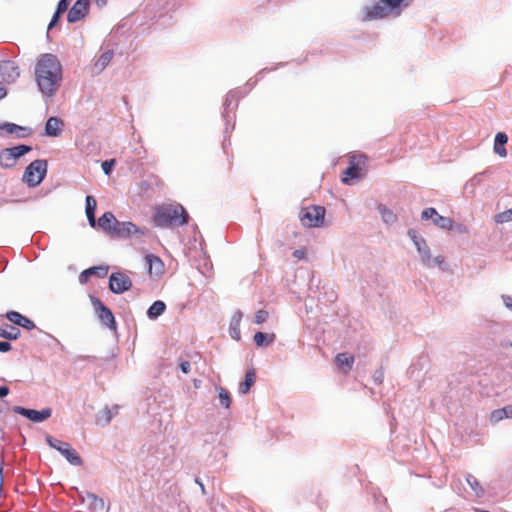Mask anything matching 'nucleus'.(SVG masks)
<instances>
[{
    "label": "nucleus",
    "instance_id": "obj_1",
    "mask_svg": "<svg viewBox=\"0 0 512 512\" xmlns=\"http://www.w3.org/2000/svg\"><path fill=\"white\" fill-rule=\"evenodd\" d=\"M63 79L62 64L51 53L42 54L35 65V80L41 93L52 97L59 90Z\"/></svg>",
    "mask_w": 512,
    "mask_h": 512
},
{
    "label": "nucleus",
    "instance_id": "obj_2",
    "mask_svg": "<svg viewBox=\"0 0 512 512\" xmlns=\"http://www.w3.org/2000/svg\"><path fill=\"white\" fill-rule=\"evenodd\" d=\"M189 214L179 203L162 205L153 214V223L158 228L179 227L188 224Z\"/></svg>",
    "mask_w": 512,
    "mask_h": 512
},
{
    "label": "nucleus",
    "instance_id": "obj_3",
    "mask_svg": "<svg viewBox=\"0 0 512 512\" xmlns=\"http://www.w3.org/2000/svg\"><path fill=\"white\" fill-rule=\"evenodd\" d=\"M410 3L411 0H379L378 3L365 8V18L368 20H378L389 15L398 17Z\"/></svg>",
    "mask_w": 512,
    "mask_h": 512
},
{
    "label": "nucleus",
    "instance_id": "obj_4",
    "mask_svg": "<svg viewBox=\"0 0 512 512\" xmlns=\"http://www.w3.org/2000/svg\"><path fill=\"white\" fill-rule=\"evenodd\" d=\"M47 169V160L36 159L25 168L22 181L26 183L30 188H35L45 179L47 175Z\"/></svg>",
    "mask_w": 512,
    "mask_h": 512
},
{
    "label": "nucleus",
    "instance_id": "obj_5",
    "mask_svg": "<svg viewBox=\"0 0 512 512\" xmlns=\"http://www.w3.org/2000/svg\"><path fill=\"white\" fill-rule=\"evenodd\" d=\"M367 160V156L364 154L352 156L349 159L348 167L343 171L341 181L346 185H351L354 180L362 179L366 174Z\"/></svg>",
    "mask_w": 512,
    "mask_h": 512
},
{
    "label": "nucleus",
    "instance_id": "obj_6",
    "mask_svg": "<svg viewBox=\"0 0 512 512\" xmlns=\"http://www.w3.org/2000/svg\"><path fill=\"white\" fill-rule=\"evenodd\" d=\"M45 441L49 447L58 451L70 465L76 467L83 465V459L69 443L59 440L49 434L46 435Z\"/></svg>",
    "mask_w": 512,
    "mask_h": 512
},
{
    "label": "nucleus",
    "instance_id": "obj_7",
    "mask_svg": "<svg viewBox=\"0 0 512 512\" xmlns=\"http://www.w3.org/2000/svg\"><path fill=\"white\" fill-rule=\"evenodd\" d=\"M325 213V207L311 205L301 209L299 219L304 227H321L324 224Z\"/></svg>",
    "mask_w": 512,
    "mask_h": 512
},
{
    "label": "nucleus",
    "instance_id": "obj_8",
    "mask_svg": "<svg viewBox=\"0 0 512 512\" xmlns=\"http://www.w3.org/2000/svg\"><path fill=\"white\" fill-rule=\"evenodd\" d=\"M90 301L94 307L95 314L98 320L110 330L117 329V322L115 316L110 308H108L98 297L90 295Z\"/></svg>",
    "mask_w": 512,
    "mask_h": 512
},
{
    "label": "nucleus",
    "instance_id": "obj_9",
    "mask_svg": "<svg viewBox=\"0 0 512 512\" xmlns=\"http://www.w3.org/2000/svg\"><path fill=\"white\" fill-rule=\"evenodd\" d=\"M145 230V228H141L130 221L117 220L110 237L114 239H129L135 235L144 236Z\"/></svg>",
    "mask_w": 512,
    "mask_h": 512
},
{
    "label": "nucleus",
    "instance_id": "obj_10",
    "mask_svg": "<svg viewBox=\"0 0 512 512\" xmlns=\"http://www.w3.org/2000/svg\"><path fill=\"white\" fill-rule=\"evenodd\" d=\"M132 280L123 272H113L109 276V289L114 294H123L132 288Z\"/></svg>",
    "mask_w": 512,
    "mask_h": 512
},
{
    "label": "nucleus",
    "instance_id": "obj_11",
    "mask_svg": "<svg viewBox=\"0 0 512 512\" xmlns=\"http://www.w3.org/2000/svg\"><path fill=\"white\" fill-rule=\"evenodd\" d=\"M13 412L16 414H19L28 420L34 422V423H42L52 415V409L47 407L43 408L42 410H35L30 408H25L22 406H14L12 408Z\"/></svg>",
    "mask_w": 512,
    "mask_h": 512
},
{
    "label": "nucleus",
    "instance_id": "obj_12",
    "mask_svg": "<svg viewBox=\"0 0 512 512\" xmlns=\"http://www.w3.org/2000/svg\"><path fill=\"white\" fill-rule=\"evenodd\" d=\"M422 220H432L440 229L453 230L454 221L450 217L440 215L434 207L425 208L421 213Z\"/></svg>",
    "mask_w": 512,
    "mask_h": 512
},
{
    "label": "nucleus",
    "instance_id": "obj_13",
    "mask_svg": "<svg viewBox=\"0 0 512 512\" xmlns=\"http://www.w3.org/2000/svg\"><path fill=\"white\" fill-rule=\"evenodd\" d=\"M0 76L2 80L11 84L20 77V68L13 60L0 61Z\"/></svg>",
    "mask_w": 512,
    "mask_h": 512
},
{
    "label": "nucleus",
    "instance_id": "obj_14",
    "mask_svg": "<svg viewBox=\"0 0 512 512\" xmlns=\"http://www.w3.org/2000/svg\"><path fill=\"white\" fill-rule=\"evenodd\" d=\"M90 0H77L68 10L67 20L69 23H76L85 18L90 9Z\"/></svg>",
    "mask_w": 512,
    "mask_h": 512
},
{
    "label": "nucleus",
    "instance_id": "obj_15",
    "mask_svg": "<svg viewBox=\"0 0 512 512\" xmlns=\"http://www.w3.org/2000/svg\"><path fill=\"white\" fill-rule=\"evenodd\" d=\"M2 131H6L9 134H14L16 138L24 139L33 134V130L31 127L21 126L12 122H3L0 123V135L2 136Z\"/></svg>",
    "mask_w": 512,
    "mask_h": 512
},
{
    "label": "nucleus",
    "instance_id": "obj_16",
    "mask_svg": "<svg viewBox=\"0 0 512 512\" xmlns=\"http://www.w3.org/2000/svg\"><path fill=\"white\" fill-rule=\"evenodd\" d=\"M6 319L13 323L14 325H17L19 327H22L26 330H33L36 328L35 323L29 319L28 317L22 315L21 313L11 310L8 311L5 315Z\"/></svg>",
    "mask_w": 512,
    "mask_h": 512
},
{
    "label": "nucleus",
    "instance_id": "obj_17",
    "mask_svg": "<svg viewBox=\"0 0 512 512\" xmlns=\"http://www.w3.org/2000/svg\"><path fill=\"white\" fill-rule=\"evenodd\" d=\"M109 267L107 265L93 266L83 270L79 275V282L81 284L87 283L91 276H97L98 278H105L108 274Z\"/></svg>",
    "mask_w": 512,
    "mask_h": 512
},
{
    "label": "nucleus",
    "instance_id": "obj_18",
    "mask_svg": "<svg viewBox=\"0 0 512 512\" xmlns=\"http://www.w3.org/2000/svg\"><path fill=\"white\" fill-rule=\"evenodd\" d=\"M116 222L117 219L114 214L108 211L105 212L98 220H96V227H99L104 233L111 236Z\"/></svg>",
    "mask_w": 512,
    "mask_h": 512
},
{
    "label": "nucleus",
    "instance_id": "obj_19",
    "mask_svg": "<svg viewBox=\"0 0 512 512\" xmlns=\"http://www.w3.org/2000/svg\"><path fill=\"white\" fill-rule=\"evenodd\" d=\"M63 121L55 116L47 119L44 127V134L48 137H58L62 132Z\"/></svg>",
    "mask_w": 512,
    "mask_h": 512
},
{
    "label": "nucleus",
    "instance_id": "obj_20",
    "mask_svg": "<svg viewBox=\"0 0 512 512\" xmlns=\"http://www.w3.org/2000/svg\"><path fill=\"white\" fill-rule=\"evenodd\" d=\"M96 209L97 201L95 197L87 195L85 198V213L88 223L92 228H96Z\"/></svg>",
    "mask_w": 512,
    "mask_h": 512
},
{
    "label": "nucleus",
    "instance_id": "obj_21",
    "mask_svg": "<svg viewBox=\"0 0 512 512\" xmlns=\"http://www.w3.org/2000/svg\"><path fill=\"white\" fill-rule=\"evenodd\" d=\"M242 317H243V313L240 310H237L233 314V316L230 320L229 334H230L231 338L236 341L241 340L240 323H241Z\"/></svg>",
    "mask_w": 512,
    "mask_h": 512
},
{
    "label": "nucleus",
    "instance_id": "obj_22",
    "mask_svg": "<svg viewBox=\"0 0 512 512\" xmlns=\"http://www.w3.org/2000/svg\"><path fill=\"white\" fill-rule=\"evenodd\" d=\"M508 142V136L505 132H498L495 135L493 150L500 157L507 156L505 145Z\"/></svg>",
    "mask_w": 512,
    "mask_h": 512
},
{
    "label": "nucleus",
    "instance_id": "obj_23",
    "mask_svg": "<svg viewBox=\"0 0 512 512\" xmlns=\"http://www.w3.org/2000/svg\"><path fill=\"white\" fill-rule=\"evenodd\" d=\"M378 213L381 216L382 221L391 226L395 224L398 220V216L394 213L390 208H388L385 204L379 203L376 207Z\"/></svg>",
    "mask_w": 512,
    "mask_h": 512
},
{
    "label": "nucleus",
    "instance_id": "obj_24",
    "mask_svg": "<svg viewBox=\"0 0 512 512\" xmlns=\"http://www.w3.org/2000/svg\"><path fill=\"white\" fill-rule=\"evenodd\" d=\"M417 252L420 255L421 261L423 265L426 267H432V255L430 248L428 247L426 240L423 239L420 242L418 241V244L416 246Z\"/></svg>",
    "mask_w": 512,
    "mask_h": 512
},
{
    "label": "nucleus",
    "instance_id": "obj_25",
    "mask_svg": "<svg viewBox=\"0 0 512 512\" xmlns=\"http://www.w3.org/2000/svg\"><path fill=\"white\" fill-rule=\"evenodd\" d=\"M236 98H237L236 91H229L227 93L224 103H223L224 111L222 113V117L224 118L225 124H226L225 132L228 131V125L230 123V115L229 114L231 111H233V108H231V105H232L233 100H235Z\"/></svg>",
    "mask_w": 512,
    "mask_h": 512
},
{
    "label": "nucleus",
    "instance_id": "obj_26",
    "mask_svg": "<svg viewBox=\"0 0 512 512\" xmlns=\"http://www.w3.org/2000/svg\"><path fill=\"white\" fill-rule=\"evenodd\" d=\"M166 308L167 306L165 302L162 300H156L147 309L146 315L148 319L156 320L166 311Z\"/></svg>",
    "mask_w": 512,
    "mask_h": 512
},
{
    "label": "nucleus",
    "instance_id": "obj_27",
    "mask_svg": "<svg viewBox=\"0 0 512 512\" xmlns=\"http://www.w3.org/2000/svg\"><path fill=\"white\" fill-rule=\"evenodd\" d=\"M256 372L254 368L247 369L244 380L239 385V393L247 394L250 388L255 384Z\"/></svg>",
    "mask_w": 512,
    "mask_h": 512
},
{
    "label": "nucleus",
    "instance_id": "obj_28",
    "mask_svg": "<svg viewBox=\"0 0 512 512\" xmlns=\"http://www.w3.org/2000/svg\"><path fill=\"white\" fill-rule=\"evenodd\" d=\"M21 336V331L18 327L11 324L4 323L0 326V337L6 340H17Z\"/></svg>",
    "mask_w": 512,
    "mask_h": 512
},
{
    "label": "nucleus",
    "instance_id": "obj_29",
    "mask_svg": "<svg viewBox=\"0 0 512 512\" xmlns=\"http://www.w3.org/2000/svg\"><path fill=\"white\" fill-rule=\"evenodd\" d=\"M16 165L14 154L9 148L0 151V166L4 169H11Z\"/></svg>",
    "mask_w": 512,
    "mask_h": 512
},
{
    "label": "nucleus",
    "instance_id": "obj_30",
    "mask_svg": "<svg viewBox=\"0 0 512 512\" xmlns=\"http://www.w3.org/2000/svg\"><path fill=\"white\" fill-rule=\"evenodd\" d=\"M87 500L89 501V509L93 512H102L105 509V502L102 498L92 492H86Z\"/></svg>",
    "mask_w": 512,
    "mask_h": 512
},
{
    "label": "nucleus",
    "instance_id": "obj_31",
    "mask_svg": "<svg viewBox=\"0 0 512 512\" xmlns=\"http://www.w3.org/2000/svg\"><path fill=\"white\" fill-rule=\"evenodd\" d=\"M275 340L274 334H267L261 331H258L254 335V342L258 347H263L269 344H272Z\"/></svg>",
    "mask_w": 512,
    "mask_h": 512
},
{
    "label": "nucleus",
    "instance_id": "obj_32",
    "mask_svg": "<svg viewBox=\"0 0 512 512\" xmlns=\"http://www.w3.org/2000/svg\"><path fill=\"white\" fill-rule=\"evenodd\" d=\"M467 484L474 491L477 497H483L485 494V490L480 485L479 481L472 474L468 473L465 477Z\"/></svg>",
    "mask_w": 512,
    "mask_h": 512
},
{
    "label": "nucleus",
    "instance_id": "obj_33",
    "mask_svg": "<svg viewBox=\"0 0 512 512\" xmlns=\"http://www.w3.org/2000/svg\"><path fill=\"white\" fill-rule=\"evenodd\" d=\"M146 263L149 267L150 273H152V269L155 268L156 274L160 273L163 268V262L162 260L153 254H147L145 256Z\"/></svg>",
    "mask_w": 512,
    "mask_h": 512
},
{
    "label": "nucleus",
    "instance_id": "obj_34",
    "mask_svg": "<svg viewBox=\"0 0 512 512\" xmlns=\"http://www.w3.org/2000/svg\"><path fill=\"white\" fill-rule=\"evenodd\" d=\"M113 56V50H107L103 54H101V56L95 62V67L99 69V72L103 71L108 66Z\"/></svg>",
    "mask_w": 512,
    "mask_h": 512
},
{
    "label": "nucleus",
    "instance_id": "obj_35",
    "mask_svg": "<svg viewBox=\"0 0 512 512\" xmlns=\"http://www.w3.org/2000/svg\"><path fill=\"white\" fill-rule=\"evenodd\" d=\"M113 418L112 410L105 407L96 415V424L100 426H107Z\"/></svg>",
    "mask_w": 512,
    "mask_h": 512
},
{
    "label": "nucleus",
    "instance_id": "obj_36",
    "mask_svg": "<svg viewBox=\"0 0 512 512\" xmlns=\"http://www.w3.org/2000/svg\"><path fill=\"white\" fill-rule=\"evenodd\" d=\"M216 390L219 394L220 405L225 409H229L232 403V398L229 391L221 386H217Z\"/></svg>",
    "mask_w": 512,
    "mask_h": 512
},
{
    "label": "nucleus",
    "instance_id": "obj_37",
    "mask_svg": "<svg viewBox=\"0 0 512 512\" xmlns=\"http://www.w3.org/2000/svg\"><path fill=\"white\" fill-rule=\"evenodd\" d=\"M336 363L340 367H346L347 370H351L354 363V357L348 353H339L336 356Z\"/></svg>",
    "mask_w": 512,
    "mask_h": 512
},
{
    "label": "nucleus",
    "instance_id": "obj_38",
    "mask_svg": "<svg viewBox=\"0 0 512 512\" xmlns=\"http://www.w3.org/2000/svg\"><path fill=\"white\" fill-rule=\"evenodd\" d=\"M9 149L12 151V153L14 154V158L17 161L20 157L32 151V146L26 144H19L13 147H9Z\"/></svg>",
    "mask_w": 512,
    "mask_h": 512
},
{
    "label": "nucleus",
    "instance_id": "obj_39",
    "mask_svg": "<svg viewBox=\"0 0 512 512\" xmlns=\"http://www.w3.org/2000/svg\"><path fill=\"white\" fill-rule=\"evenodd\" d=\"M509 221H512V208L504 212L498 213L495 216V222L498 224H503Z\"/></svg>",
    "mask_w": 512,
    "mask_h": 512
},
{
    "label": "nucleus",
    "instance_id": "obj_40",
    "mask_svg": "<svg viewBox=\"0 0 512 512\" xmlns=\"http://www.w3.org/2000/svg\"><path fill=\"white\" fill-rule=\"evenodd\" d=\"M65 13V11H62L61 8L59 7H56V10L48 24V32L53 29L59 22L60 18L62 17V15Z\"/></svg>",
    "mask_w": 512,
    "mask_h": 512
},
{
    "label": "nucleus",
    "instance_id": "obj_41",
    "mask_svg": "<svg viewBox=\"0 0 512 512\" xmlns=\"http://www.w3.org/2000/svg\"><path fill=\"white\" fill-rule=\"evenodd\" d=\"M116 159H108L102 162L101 168L105 175L109 176L116 166Z\"/></svg>",
    "mask_w": 512,
    "mask_h": 512
},
{
    "label": "nucleus",
    "instance_id": "obj_42",
    "mask_svg": "<svg viewBox=\"0 0 512 512\" xmlns=\"http://www.w3.org/2000/svg\"><path fill=\"white\" fill-rule=\"evenodd\" d=\"M507 418V411L503 408L496 409L491 413V421L499 422L503 419Z\"/></svg>",
    "mask_w": 512,
    "mask_h": 512
},
{
    "label": "nucleus",
    "instance_id": "obj_43",
    "mask_svg": "<svg viewBox=\"0 0 512 512\" xmlns=\"http://www.w3.org/2000/svg\"><path fill=\"white\" fill-rule=\"evenodd\" d=\"M268 317H269V314L266 310H258L255 313V323L262 324L268 319Z\"/></svg>",
    "mask_w": 512,
    "mask_h": 512
},
{
    "label": "nucleus",
    "instance_id": "obj_44",
    "mask_svg": "<svg viewBox=\"0 0 512 512\" xmlns=\"http://www.w3.org/2000/svg\"><path fill=\"white\" fill-rule=\"evenodd\" d=\"M407 235L411 239L415 247L417 246L418 241L420 242L421 240L424 239L422 236H419L417 231L413 228L408 229Z\"/></svg>",
    "mask_w": 512,
    "mask_h": 512
},
{
    "label": "nucleus",
    "instance_id": "obj_45",
    "mask_svg": "<svg viewBox=\"0 0 512 512\" xmlns=\"http://www.w3.org/2000/svg\"><path fill=\"white\" fill-rule=\"evenodd\" d=\"M372 379H373V382L377 385H380L382 384L383 382V379H384V372H383V369L382 367H380L379 369H377L373 375H372Z\"/></svg>",
    "mask_w": 512,
    "mask_h": 512
},
{
    "label": "nucleus",
    "instance_id": "obj_46",
    "mask_svg": "<svg viewBox=\"0 0 512 512\" xmlns=\"http://www.w3.org/2000/svg\"><path fill=\"white\" fill-rule=\"evenodd\" d=\"M179 369L182 373L188 374L191 371V364L187 360H181L179 362Z\"/></svg>",
    "mask_w": 512,
    "mask_h": 512
},
{
    "label": "nucleus",
    "instance_id": "obj_47",
    "mask_svg": "<svg viewBox=\"0 0 512 512\" xmlns=\"http://www.w3.org/2000/svg\"><path fill=\"white\" fill-rule=\"evenodd\" d=\"M445 263L444 257L441 255H438L436 257H432V267L434 265H437L440 269L445 270V268L442 266Z\"/></svg>",
    "mask_w": 512,
    "mask_h": 512
},
{
    "label": "nucleus",
    "instance_id": "obj_48",
    "mask_svg": "<svg viewBox=\"0 0 512 512\" xmlns=\"http://www.w3.org/2000/svg\"><path fill=\"white\" fill-rule=\"evenodd\" d=\"M293 257L302 260L306 258V250L304 248L296 249L292 253Z\"/></svg>",
    "mask_w": 512,
    "mask_h": 512
},
{
    "label": "nucleus",
    "instance_id": "obj_49",
    "mask_svg": "<svg viewBox=\"0 0 512 512\" xmlns=\"http://www.w3.org/2000/svg\"><path fill=\"white\" fill-rule=\"evenodd\" d=\"M501 298L503 300L505 307L512 311V296L502 295Z\"/></svg>",
    "mask_w": 512,
    "mask_h": 512
},
{
    "label": "nucleus",
    "instance_id": "obj_50",
    "mask_svg": "<svg viewBox=\"0 0 512 512\" xmlns=\"http://www.w3.org/2000/svg\"><path fill=\"white\" fill-rule=\"evenodd\" d=\"M12 349L11 343L9 341H0V352L6 353Z\"/></svg>",
    "mask_w": 512,
    "mask_h": 512
},
{
    "label": "nucleus",
    "instance_id": "obj_51",
    "mask_svg": "<svg viewBox=\"0 0 512 512\" xmlns=\"http://www.w3.org/2000/svg\"><path fill=\"white\" fill-rule=\"evenodd\" d=\"M499 346L503 349H509L512 348V340L508 338L500 339Z\"/></svg>",
    "mask_w": 512,
    "mask_h": 512
},
{
    "label": "nucleus",
    "instance_id": "obj_52",
    "mask_svg": "<svg viewBox=\"0 0 512 512\" xmlns=\"http://www.w3.org/2000/svg\"><path fill=\"white\" fill-rule=\"evenodd\" d=\"M72 0H60L57 7L61 8L62 11H67Z\"/></svg>",
    "mask_w": 512,
    "mask_h": 512
},
{
    "label": "nucleus",
    "instance_id": "obj_53",
    "mask_svg": "<svg viewBox=\"0 0 512 512\" xmlns=\"http://www.w3.org/2000/svg\"><path fill=\"white\" fill-rule=\"evenodd\" d=\"M10 392V389L6 385L0 386V398L6 397Z\"/></svg>",
    "mask_w": 512,
    "mask_h": 512
},
{
    "label": "nucleus",
    "instance_id": "obj_54",
    "mask_svg": "<svg viewBox=\"0 0 512 512\" xmlns=\"http://www.w3.org/2000/svg\"><path fill=\"white\" fill-rule=\"evenodd\" d=\"M75 489H76V491H77V494H78V498H79V500H80L82 503H84V502L87 500L86 492L84 493V492L79 491L77 488H75Z\"/></svg>",
    "mask_w": 512,
    "mask_h": 512
},
{
    "label": "nucleus",
    "instance_id": "obj_55",
    "mask_svg": "<svg viewBox=\"0 0 512 512\" xmlns=\"http://www.w3.org/2000/svg\"><path fill=\"white\" fill-rule=\"evenodd\" d=\"M195 482L199 485V487L201 488V491L203 494H206V490H205V486L203 484V482L199 479V478H195Z\"/></svg>",
    "mask_w": 512,
    "mask_h": 512
},
{
    "label": "nucleus",
    "instance_id": "obj_56",
    "mask_svg": "<svg viewBox=\"0 0 512 512\" xmlns=\"http://www.w3.org/2000/svg\"><path fill=\"white\" fill-rule=\"evenodd\" d=\"M504 409L507 411V418H512V405H507Z\"/></svg>",
    "mask_w": 512,
    "mask_h": 512
},
{
    "label": "nucleus",
    "instance_id": "obj_57",
    "mask_svg": "<svg viewBox=\"0 0 512 512\" xmlns=\"http://www.w3.org/2000/svg\"><path fill=\"white\" fill-rule=\"evenodd\" d=\"M97 6L103 7L107 4V0H94Z\"/></svg>",
    "mask_w": 512,
    "mask_h": 512
},
{
    "label": "nucleus",
    "instance_id": "obj_58",
    "mask_svg": "<svg viewBox=\"0 0 512 512\" xmlns=\"http://www.w3.org/2000/svg\"><path fill=\"white\" fill-rule=\"evenodd\" d=\"M454 229H456L458 232L463 231V226L461 224H455L454 223Z\"/></svg>",
    "mask_w": 512,
    "mask_h": 512
},
{
    "label": "nucleus",
    "instance_id": "obj_59",
    "mask_svg": "<svg viewBox=\"0 0 512 512\" xmlns=\"http://www.w3.org/2000/svg\"><path fill=\"white\" fill-rule=\"evenodd\" d=\"M118 409H119V407H118L117 405H115V406L111 409V410H112L113 417H114L115 415H117V414H118Z\"/></svg>",
    "mask_w": 512,
    "mask_h": 512
},
{
    "label": "nucleus",
    "instance_id": "obj_60",
    "mask_svg": "<svg viewBox=\"0 0 512 512\" xmlns=\"http://www.w3.org/2000/svg\"><path fill=\"white\" fill-rule=\"evenodd\" d=\"M200 384H201V380H196V379L194 380V386L196 388H198L200 386Z\"/></svg>",
    "mask_w": 512,
    "mask_h": 512
},
{
    "label": "nucleus",
    "instance_id": "obj_61",
    "mask_svg": "<svg viewBox=\"0 0 512 512\" xmlns=\"http://www.w3.org/2000/svg\"><path fill=\"white\" fill-rule=\"evenodd\" d=\"M93 356H86L85 359H93Z\"/></svg>",
    "mask_w": 512,
    "mask_h": 512
},
{
    "label": "nucleus",
    "instance_id": "obj_62",
    "mask_svg": "<svg viewBox=\"0 0 512 512\" xmlns=\"http://www.w3.org/2000/svg\"><path fill=\"white\" fill-rule=\"evenodd\" d=\"M478 512H490L488 510H479Z\"/></svg>",
    "mask_w": 512,
    "mask_h": 512
}]
</instances>
